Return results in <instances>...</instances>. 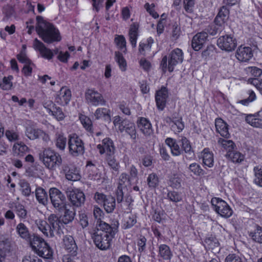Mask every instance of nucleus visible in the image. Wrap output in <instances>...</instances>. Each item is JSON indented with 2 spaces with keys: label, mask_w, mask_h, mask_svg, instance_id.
Returning <instances> with one entry per match:
<instances>
[{
  "label": "nucleus",
  "mask_w": 262,
  "mask_h": 262,
  "mask_svg": "<svg viewBox=\"0 0 262 262\" xmlns=\"http://www.w3.org/2000/svg\"><path fill=\"white\" fill-rule=\"evenodd\" d=\"M81 122L84 127L87 130H91L92 126V122L91 120L89 118L85 116L82 117L80 118Z\"/></svg>",
  "instance_id": "69168bd1"
},
{
  "label": "nucleus",
  "mask_w": 262,
  "mask_h": 262,
  "mask_svg": "<svg viewBox=\"0 0 262 262\" xmlns=\"http://www.w3.org/2000/svg\"><path fill=\"white\" fill-rule=\"evenodd\" d=\"M68 146L69 152L73 156L83 154L84 151L82 140L76 135H70L69 136Z\"/></svg>",
  "instance_id": "0eeeda50"
},
{
  "label": "nucleus",
  "mask_w": 262,
  "mask_h": 262,
  "mask_svg": "<svg viewBox=\"0 0 262 262\" xmlns=\"http://www.w3.org/2000/svg\"><path fill=\"white\" fill-rule=\"evenodd\" d=\"M67 196L72 205L76 207H80L85 201L83 192L78 189H68L67 191Z\"/></svg>",
  "instance_id": "1a4fd4ad"
},
{
  "label": "nucleus",
  "mask_w": 262,
  "mask_h": 262,
  "mask_svg": "<svg viewBox=\"0 0 262 262\" xmlns=\"http://www.w3.org/2000/svg\"><path fill=\"white\" fill-rule=\"evenodd\" d=\"M85 96L86 101L94 105H104L105 103L102 95L93 89L87 90Z\"/></svg>",
  "instance_id": "9b49d317"
},
{
  "label": "nucleus",
  "mask_w": 262,
  "mask_h": 262,
  "mask_svg": "<svg viewBox=\"0 0 262 262\" xmlns=\"http://www.w3.org/2000/svg\"><path fill=\"white\" fill-rule=\"evenodd\" d=\"M255 172L254 182L255 184L262 187V166H257L254 167Z\"/></svg>",
  "instance_id": "49530a36"
},
{
  "label": "nucleus",
  "mask_w": 262,
  "mask_h": 262,
  "mask_svg": "<svg viewBox=\"0 0 262 262\" xmlns=\"http://www.w3.org/2000/svg\"><path fill=\"white\" fill-rule=\"evenodd\" d=\"M33 47L35 50H38L40 52L43 57L48 59L52 58L53 53L52 51L47 48L42 42L37 38H35L34 40Z\"/></svg>",
  "instance_id": "dca6fc26"
},
{
  "label": "nucleus",
  "mask_w": 262,
  "mask_h": 262,
  "mask_svg": "<svg viewBox=\"0 0 262 262\" xmlns=\"http://www.w3.org/2000/svg\"><path fill=\"white\" fill-rule=\"evenodd\" d=\"M38 228L47 236L53 237L54 236V233L51 230L52 228L46 221H41L38 225Z\"/></svg>",
  "instance_id": "72a5a7b5"
},
{
  "label": "nucleus",
  "mask_w": 262,
  "mask_h": 262,
  "mask_svg": "<svg viewBox=\"0 0 262 262\" xmlns=\"http://www.w3.org/2000/svg\"><path fill=\"white\" fill-rule=\"evenodd\" d=\"M207 39V33L206 31H202L195 34L191 42L192 48L195 51L200 50L206 42Z\"/></svg>",
  "instance_id": "4468645a"
},
{
  "label": "nucleus",
  "mask_w": 262,
  "mask_h": 262,
  "mask_svg": "<svg viewBox=\"0 0 262 262\" xmlns=\"http://www.w3.org/2000/svg\"><path fill=\"white\" fill-rule=\"evenodd\" d=\"M167 198L170 201L174 203L181 201L182 199L181 194L176 191H169L167 194Z\"/></svg>",
  "instance_id": "8fccbe9b"
},
{
  "label": "nucleus",
  "mask_w": 262,
  "mask_h": 262,
  "mask_svg": "<svg viewBox=\"0 0 262 262\" xmlns=\"http://www.w3.org/2000/svg\"><path fill=\"white\" fill-rule=\"evenodd\" d=\"M167 60L168 58L167 56H165L162 58L161 66L162 67L163 70L168 68V70L169 72H172L174 66L179 63L182 62L183 60L182 51L179 48L174 49L169 55L168 65Z\"/></svg>",
  "instance_id": "39448f33"
},
{
  "label": "nucleus",
  "mask_w": 262,
  "mask_h": 262,
  "mask_svg": "<svg viewBox=\"0 0 262 262\" xmlns=\"http://www.w3.org/2000/svg\"><path fill=\"white\" fill-rule=\"evenodd\" d=\"M36 31L44 42L51 43L60 40L59 32L53 24L45 21L40 16L36 17Z\"/></svg>",
  "instance_id": "f257e3e1"
},
{
  "label": "nucleus",
  "mask_w": 262,
  "mask_h": 262,
  "mask_svg": "<svg viewBox=\"0 0 262 262\" xmlns=\"http://www.w3.org/2000/svg\"><path fill=\"white\" fill-rule=\"evenodd\" d=\"M139 28V25L138 24L134 23L130 26L129 31V41L133 46V47L135 48L136 46V41L138 37V30Z\"/></svg>",
  "instance_id": "cd10ccee"
},
{
  "label": "nucleus",
  "mask_w": 262,
  "mask_h": 262,
  "mask_svg": "<svg viewBox=\"0 0 262 262\" xmlns=\"http://www.w3.org/2000/svg\"><path fill=\"white\" fill-rule=\"evenodd\" d=\"M66 177L68 180L75 181L80 179V176L79 174L77 169L72 167L69 172H67Z\"/></svg>",
  "instance_id": "a18cd8bd"
},
{
  "label": "nucleus",
  "mask_w": 262,
  "mask_h": 262,
  "mask_svg": "<svg viewBox=\"0 0 262 262\" xmlns=\"http://www.w3.org/2000/svg\"><path fill=\"white\" fill-rule=\"evenodd\" d=\"M138 126L140 130L145 135L149 136L152 133L151 125L145 118L142 117L138 121Z\"/></svg>",
  "instance_id": "412c9836"
},
{
  "label": "nucleus",
  "mask_w": 262,
  "mask_h": 262,
  "mask_svg": "<svg viewBox=\"0 0 262 262\" xmlns=\"http://www.w3.org/2000/svg\"><path fill=\"white\" fill-rule=\"evenodd\" d=\"M217 45L222 50L231 52L235 49L237 42L236 39L230 35H226L218 38Z\"/></svg>",
  "instance_id": "9d476101"
},
{
  "label": "nucleus",
  "mask_w": 262,
  "mask_h": 262,
  "mask_svg": "<svg viewBox=\"0 0 262 262\" xmlns=\"http://www.w3.org/2000/svg\"><path fill=\"white\" fill-rule=\"evenodd\" d=\"M48 225L51 229V230L53 231H56L57 233L59 235L60 234V221L59 220L58 216L54 214H51L48 219Z\"/></svg>",
  "instance_id": "b1692460"
},
{
  "label": "nucleus",
  "mask_w": 262,
  "mask_h": 262,
  "mask_svg": "<svg viewBox=\"0 0 262 262\" xmlns=\"http://www.w3.org/2000/svg\"><path fill=\"white\" fill-rule=\"evenodd\" d=\"M168 97V90L165 86H162L160 90L156 92L155 99L156 104L159 110L161 111L164 110Z\"/></svg>",
  "instance_id": "f8f14e48"
},
{
  "label": "nucleus",
  "mask_w": 262,
  "mask_h": 262,
  "mask_svg": "<svg viewBox=\"0 0 262 262\" xmlns=\"http://www.w3.org/2000/svg\"><path fill=\"white\" fill-rule=\"evenodd\" d=\"M92 238L96 246L103 250L110 248L111 242L114 237L111 236L105 230H102L98 226L93 234Z\"/></svg>",
  "instance_id": "20e7f679"
},
{
  "label": "nucleus",
  "mask_w": 262,
  "mask_h": 262,
  "mask_svg": "<svg viewBox=\"0 0 262 262\" xmlns=\"http://www.w3.org/2000/svg\"><path fill=\"white\" fill-rule=\"evenodd\" d=\"M216 131L223 137L228 138L230 137V134L228 132V125L221 118L215 120V122Z\"/></svg>",
  "instance_id": "aec40b11"
},
{
  "label": "nucleus",
  "mask_w": 262,
  "mask_h": 262,
  "mask_svg": "<svg viewBox=\"0 0 262 262\" xmlns=\"http://www.w3.org/2000/svg\"><path fill=\"white\" fill-rule=\"evenodd\" d=\"M253 56V51L250 47L242 46L238 48L235 54L237 59L241 62H247Z\"/></svg>",
  "instance_id": "ddd939ff"
},
{
  "label": "nucleus",
  "mask_w": 262,
  "mask_h": 262,
  "mask_svg": "<svg viewBox=\"0 0 262 262\" xmlns=\"http://www.w3.org/2000/svg\"><path fill=\"white\" fill-rule=\"evenodd\" d=\"M32 250L39 256L50 259L52 257L53 251L48 244L37 235H34L31 242Z\"/></svg>",
  "instance_id": "7ed1b4c3"
},
{
  "label": "nucleus",
  "mask_w": 262,
  "mask_h": 262,
  "mask_svg": "<svg viewBox=\"0 0 262 262\" xmlns=\"http://www.w3.org/2000/svg\"><path fill=\"white\" fill-rule=\"evenodd\" d=\"M94 199L98 204H103L105 210L107 213L112 212L116 207L115 198L110 195H106L102 193L96 192L94 195Z\"/></svg>",
  "instance_id": "6e6552de"
},
{
  "label": "nucleus",
  "mask_w": 262,
  "mask_h": 262,
  "mask_svg": "<svg viewBox=\"0 0 262 262\" xmlns=\"http://www.w3.org/2000/svg\"><path fill=\"white\" fill-rule=\"evenodd\" d=\"M10 242L8 239L0 240V262L5 260L6 252L9 250Z\"/></svg>",
  "instance_id": "2f4dec72"
},
{
  "label": "nucleus",
  "mask_w": 262,
  "mask_h": 262,
  "mask_svg": "<svg viewBox=\"0 0 262 262\" xmlns=\"http://www.w3.org/2000/svg\"><path fill=\"white\" fill-rule=\"evenodd\" d=\"M71 98V91L68 89L62 87L60 90L59 95L56 98V100L60 104L64 105L68 104Z\"/></svg>",
  "instance_id": "a211bd4d"
},
{
  "label": "nucleus",
  "mask_w": 262,
  "mask_h": 262,
  "mask_svg": "<svg viewBox=\"0 0 262 262\" xmlns=\"http://www.w3.org/2000/svg\"><path fill=\"white\" fill-rule=\"evenodd\" d=\"M216 212L221 216L228 218L232 214V210L226 202H221L220 206H217Z\"/></svg>",
  "instance_id": "a878e982"
},
{
  "label": "nucleus",
  "mask_w": 262,
  "mask_h": 262,
  "mask_svg": "<svg viewBox=\"0 0 262 262\" xmlns=\"http://www.w3.org/2000/svg\"><path fill=\"white\" fill-rule=\"evenodd\" d=\"M17 58L18 61L21 63H24L25 64H31V61L27 57L26 52L24 51H21L19 54L17 55Z\"/></svg>",
  "instance_id": "5fc2aeb1"
},
{
  "label": "nucleus",
  "mask_w": 262,
  "mask_h": 262,
  "mask_svg": "<svg viewBox=\"0 0 262 262\" xmlns=\"http://www.w3.org/2000/svg\"><path fill=\"white\" fill-rule=\"evenodd\" d=\"M115 58L122 71L126 70V62L121 53L116 51L115 52Z\"/></svg>",
  "instance_id": "a19ab883"
},
{
  "label": "nucleus",
  "mask_w": 262,
  "mask_h": 262,
  "mask_svg": "<svg viewBox=\"0 0 262 262\" xmlns=\"http://www.w3.org/2000/svg\"><path fill=\"white\" fill-rule=\"evenodd\" d=\"M203 161L204 164L209 167H211L213 165V154L210 153L207 149L204 150Z\"/></svg>",
  "instance_id": "e433bc0d"
},
{
  "label": "nucleus",
  "mask_w": 262,
  "mask_h": 262,
  "mask_svg": "<svg viewBox=\"0 0 262 262\" xmlns=\"http://www.w3.org/2000/svg\"><path fill=\"white\" fill-rule=\"evenodd\" d=\"M53 116H55L58 120H62L64 118V114L60 107H57L51 112Z\"/></svg>",
  "instance_id": "680f3d73"
},
{
  "label": "nucleus",
  "mask_w": 262,
  "mask_h": 262,
  "mask_svg": "<svg viewBox=\"0 0 262 262\" xmlns=\"http://www.w3.org/2000/svg\"><path fill=\"white\" fill-rule=\"evenodd\" d=\"M227 10L224 7H223L214 19V23L215 24L221 26L225 22L226 20L227 19Z\"/></svg>",
  "instance_id": "c756f323"
},
{
  "label": "nucleus",
  "mask_w": 262,
  "mask_h": 262,
  "mask_svg": "<svg viewBox=\"0 0 262 262\" xmlns=\"http://www.w3.org/2000/svg\"><path fill=\"white\" fill-rule=\"evenodd\" d=\"M252 239L258 243H262V228L260 226H257L256 229L250 234Z\"/></svg>",
  "instance_id": "37998d69"
},
{
  "label": "nucleus",
  "mask_w": 262,
  "mask_h": 262,
  "mask_svg": "<svg viewBox=\"0 0 262 262\" xmlns=\"http://www.w3.org/2000/svg\"><path fill=\"white\" fill-rule=\"evenodd\" d=\"M41 129L35 128L31 126L26 127L25 134L30 140H35L39 138V135Z\"/></svg>",
  "instance_id": "f704fd0d"
},
{
  "label": "nucleus",
  "mask_w": 262,
  "mask_h": 262,
  "mask_svg": "<svg viewBox=\"0 0 262 262\" xmlns=\"http://www.w3.org/2000/svg\"><path fill=\"white\" fill-rule=\"evenodd\" d=\"M115 41L116 45L119 47L120 49L126 47V40L123 35H118L115 38Z\"/></svg>",
  "instance_id": "4d7b16f0"
},
{
  "label": "nucleus",
  "mask_w": 262,
  "mask_h": 262,
  "mask_svg": "<svg viewBox=\"0 0 262 262\" xmlns=\"http://www.w3.org/2000/svg\"><path fill=\"white\" fill-rule=\"evenodd\" d=\"M120 131L122 133L125 132L130 136L133 139L136 138V131L135 126L133 123L127 120H123L122 124L120 126Z\"/></svg>",
  "instance_id": "f3484780"
},
{
  "label": "nucleus",
  "mask_w": 262,
  "mask_h": 262,
  "mask_svg": "<svg viewBox=\"0 0 262 262\" xmlns=\"http://www.w3.org/2000/svg\"><path fill=\"white\" fill-rule=\"evenodd\" d=\"M12 79V76H9L7 77H5L3 78V83L0 84L3 89L7 90L11 89L12 86V83L11 81Z\"/></svg>",
  "instance_id": "603ef678"
},
{
  "label": "nucleus",
  "mask_w": 262,
  "mask_h": 262,
  "mask_svg": "<svg viewBox=\"0 0 262 262\" xmlns=\"http://www.w3.org/2000/svg\"><path fill=\"white\" fill-rule=\"evenodd\" d=\"M147 183L150 187H156L158 184L157 176L154 173L150 174L147 179Z\"/></svg>",
  "instance_id": "3c124183"
},
{
  "label": "nucleus",
  "mask_w": 262,
  "mask_h": 262,
  "mask_svg": "<svg viewBox=\"0 0 262 262\" xmlns=\"http://www.w3.org/2000/svg\"><path fill=\"white\" fill-rule=\"evenodd\" d=\"M256 98L255 94L253 91H250L249 93V96L248 98L239 101V103L243 105H246L249 102L253 101Z\"/></svg>",
  "instance_id": "338daca9"
},
{
  "label": "nucleus",
  "mask_w": 262,
  "mask_h": 262,
  "mask_svg": "<svg viewBox=\"0 0 262 262\" xmlns=\"http://www.w3.org/2000/svg\"><path fill=\"white\" fill-rule=\"evenodd\" d=\"M98 149H99L100 154L106 153V156L111 155H114L115 153V147L113 142L110 138H105L102 140V145H97Z\"/></svg>",
  "instance_id": "2eb2a0df"
},
{
  "label": "nucleus",
  "mask_w": 262,
  "mask_h": 262,
  "mask_svg": "<svg viewBox=\"0 0 262 262\" xmlns=\"http://www.w3.org/2000/svg\"><path fill=\"white\" fill-rule=\"evenodd\" d=\"M16 230L19 235L23 239L29 242L31 245V242L32 241L34 235H36L33 234L31 235L28 228L26 226L22 223H19L16 228Z\"/></svg>",
  "instance_id": "6ab92c4d"
},
{
  "label": "nucleus",
  "mask_w": 262,
  "mask_h": 262,
  "mask_svg": "<svg viewBox=\"0 0 262 262\" xmlns=\"http://www.w3.org/2000/svg\"><path fill=\"white\" fill-rule=\"evenodd\" d=\"M218 143L221 144L228 152H231L234 148V143L232 140H226L220 138L218 141Z\"/></svg>",
  "instance_id": "de8ad7c7"
},
{
  "label": "nucleus",
  "mask_w": 262,
  "mask_h": 262,
  "mask_svg": "<svg viewBox=\"0 0 262 262\" xmlns=\"http://www.w3.org/2000/svg\"><path fill=\"white\" fill-rule=\"evenodd\" d=\"M246 122L251 126L255 127H261L262 126L261 120L255 118L253 115H249L246 118Z\"/></svg>",
  "instance_id": "ea45409f"
},
{
  "label": "nucleus",
  "mask_w": 262,
  "mask_h": 262,
  "mask_svg": "<svg viewBox=\"0 0 262 262\" xmlns=\"http://www.w3.org/2000/svg\"><path fill=\"white\" fill-rule=\"evenodd\" d=\"M181 142L183 150L188 155L189 158H192L194 156V153L189 141L185 137H183L181 139Z\"/></svg>",
  "instance_id": "c9c22d12"
},
{
  "label": "nucleus",
  "mask_w": 262,
  "mask_h": 262,
  "mask_svg": "<svg viewBox=\"0 0 262 262\" xmlns=\"http://www.w3.org/2000/svg\"><path fill=\"white\" fill-rule=\"evenodd\" d=\"M184 8L187 12H192L194 0H184Z\"/></svg>",
  "instance_id": "e2e57ef3"
},
{
  "label": "nucleus",
  "mask_w": 262,
  "mask_h": 262,
  "mask_svg": "<svg viewBox=\"0 0 262 262\" xmlns=\"http://www.w3.org/2000/svg\"><path fill=\"white\" fill-rule=\"evenodd\" d=\"M189 170L195 176H199L204 174V171L196 163H192L189 165Z\"/></svg>",
  "instance_id": "09e8293b"
},
{
  "label": "nucleus",
  "mask_w": 262,
  "mask_h": 262,
  "mask_svg": "<svg viewBox=\"0 0 262 262\" xmlns=\"http://www.w3.org/2000/svg\"><path fill=\"white\" fill-rule=\"evenodd\" d=\"M79 223L83 228H86L88 226V217L84 213L79 214Z\"/></svg>",
  "instance_id": "052dcab7"
},
{
  "label": "nucleus",
  "mask_w": 262,
  "mask_h": 262,
  "mask_svg": "<svg viewBox=\"0 0 262 262\" xmlns=\"http://www.w3.org/2000/svg\"><path fill=\"white\" fill-rule=\"evenodd\" d=\"M106 160L109 166L115 171H118L119 170V163L116 161L114 158V155L107 156Z\"/></svg>",
  "instance_id": "c03bdc74"
},
{
  "label": "nucleus",
  "mask_w": 262,
  "mask_h": 262,
  "mask_svg": "<svg viewBox=\"0 0 262 262\" xmlns=\"http://www.w3.org/2000/svg\"><path fill=\"white\" fill-rule=\"evenodd\" d=\"M20 190L22 194L25 196H29L31 193V189L29 183L22 180L19 183Z\"/></svg>",
  "instance_id": "79ce46f5"
},
{
  "label": "nucleus",
  "mask_w": 262,
  "mask_h": 262,
  "mask_svg": "<svg viewBox=\"0 0 262 262\" xmlns=\"http://www.w3.org/2000/svg\"><path fill=\"white\" fill-rule=\"evenodd\" d=\"M12 208H14L17 216L23 219H25L27 216V211L24 206L19 203H13Z\"/></svg>",
  "instance_id": "c85d7f7f"
},
{
  "label": "nucleus",
  "mask_w": 262,
  "mask_h": 262,
  "mask_svg": "<svg viewBox=\"0 0 262 262\" xmlns=\"http://www.w3.org/2000/svg\"><path fill=\"white\" fill-rule=\"evenodd\" d=\"M64 248L68 252L75 254L77 249L74 238L71 235H66L63 238Z\"/></svg>",
  "instance_id": "4be33fe9"
},
{
  "label": "nucleus",
  "mask_w": 262,
  "mask_h": 262,
  "mask_svg": "<svg viewBox=\"0 0 262 262\" xmlns=\"http://www.w3.org/2000/svg\"><path fill=\"white\" fill-rule=\"evenodd\" d=\"M126 186H118L116 192L117 201L120 203L123 201L124 192L123 190L125 188Z\"/></svg>",
  "instance_id": "13d9d810"
},
{
  "label": "nucleus",
  "mask_w": 262,
  "mask_h": 262,
  "mask_svg": "<svg viewBox=\"0 0 262 262\" xmlns=\"http://www.w3.org/2000/svg\"><path fill=\"white\" fill-rule=\"evenodd\" d=\"M137 222L136 219L133 216H129L124 220L123 227L124 229H128L133 227Z\"/></svg>",
  "instance_id": "bf43d9fd"
},
{
  "label": "nucleus",
  "mask_w": 262,
  "mask_h": 262,
  "mask_svg": "<svg viewBox=\"0 0 262 262\" xmlns=\"http://www.w3.org/2000/svg\"><path fill=\"white\" fill-rule=\"evenodd\" d=\"M173 124L171 125V128L174 130L178 132L182 131L184 127V123L180 120H178L176 121H172Z\"/></svg>",
  "instance_id": "6e6d98bb"
},
{
  "label": "nucleus",
  "mask_w": 262,
  "mask_h": 262,
  "mask_svg": "<svg viewBox=\"0 0 262 262\" xmlns=\"http://www.w3.org/2000/svg\"><path fill=\"white\" fill-rule=\"evenodd\" d=\"M225 262H243L239 256L235 254H229L225 258Z\"/></svg>",
  "instance_id": "0e129e2a"
},
{
  "label": "nucleus",
  "mask_w": 262,
  "mask_h": 262,
  "mask_svg": "<svg viewBox=\"0 0 262 262\" xmlns=\"http://www.w3.org/2000/svg\"><path fill=\"white\" fill-rule=\"evenodd\" d=\"M35 196L39 204L44 206L47 205L48 203V195L43 188L40 187L36 188L35 190Z\"/></svg>",
  "instance_id": "393cba45"
},
{
  "label": "nucleus",
  "mask_w": 262,
  "mask_h": 262,
  "mask_svg": "<svg viewBox=\"0 0 262 262\" xmlns=\"http://www.w3.org/2000/svg\"><path fill=\"white\" fill-rule=\"evenodd\" d=\"M96 119H99L102 118L106 121H111L110 110L106 108H99L97 109L95 113Z\"/></svg>",
  "instance_id": "7c9ffc66"
},
{
  "label": "nucleus",
  "mask_w": 262,
  "mask_h": 262,
  "mask_svg": "<svg viewBox=\"0 0 262 262\" xmlns=\"http://www.w3.org/2000/svg\"><path fill=\"white\" fill-rule=\"evenodd\" d=\"M49 193L53 207L59 212L63 211L66 207V198L64 195L55 187L51 188Z\"/></svg>",
  "instance_id": "423d86ee"
},
{
  "label": "nucleus",
  "mask_w": 262,
  "mask_h": 262,
  "mask_svg": "<svg viewBox=\"0 0 262 262\" xmlns=\"http://www.w3.org/2000/svg\"><path fill=\"white\" fill-rule=\"evenodd\" d=\"M226 156L230 158L233 162L239 163L243 161L244 159L243 155L239 152L233 150L231 152H228Z\"/></svg>",
  "instance_id": "58836bf2"
},
{
  "label": "nucleus",
  "mask_w": 262,
  "mask_h": 262,
  "mask_svg": "<svg viewBox=\"0 0 262 262\" xmlns=\"http://www.w3.org/2000/svg\"><path fill=\"white\" fill-rule=\"evenodd\" d=\"M159 256L164 260H170L172 254L169 246L165 244L160 245L159 247Z\"/></svg>",
  "instance_id": "bb28decb"
},
{
  "label": "nucleus",
  "mask_w": 262,
  "mask_h": 262,
  "mask_svg": "<svg viewBox=\"0 0 262 262\" xmlns=\"http://www.w3.org/2000/svg\"><path fill=\"white\" fill-rule=\"evenodd\" d=\"M67 139L62 135H59L56 139V145L60 150H63L66 147Z\"/></svg>",
  "instance_id": "864d4df0"
},
{
  "label": "nucleus",
  "mask_w": 262,
  "mask_h": 262,
  "mask_svg": "<svg viewBox=\"0 0 262 262\" xmlns=\"http://www.w3.org/2000/svg\"><path fill=\"white\" fill-rule=\"evenodd\" d=\"M39 157L45 166L52 170H56L62 164V160L59 154L50 148L45 149Z\"/></svg>",
  "instance_id": "f03ea898"
},
{
  "label": "nucleus",
  "mask_w": 262,
  "mask_h": 262,
  "mask_svg": "<svg viewBox=\"0 0 262 262\" xmlns=\"http://www.w3.org/2000/svg\"><path fill=\"white\" fill-rule=\"evenodd\" d=\"M41 260L35 255L26 256L22 262H41Z\"/></svg>",
  "instance_id": "774afa93"
},
{
  "label": "nucleus",
  "mask_w": 262,
  "mask_h": 262,
  "mask_svg": "<svg viewBox=\"0 0 262 262\" xmlns=\"http://www.w3.org/2000/svg\"><path fill=\"white\" fill-rule=\"evenodd\" d=\"M13 150L15 154L18 156H23L24 154L27 152L29 148L23 142H17L14 144Z\"/></svg>",
  "instance_id": "473e14b6"
},
{
  "label": "nucleus",
  "mask_w": 262,
  "mask_h": 262,
  "mask_svg": "<svg viewBox=\"0 0 262 262\" xmlns=\"http://www.w3.org/2000/svg\"><path fill=\"white\" fill-rule=\"evenodd\" d=\"M119 222L115 221L111 225L106 223L105 222L100 221L98 227H100L102 230H105L108 233L114 237L115 234L118 232V228Z\"/></svg>",
  "instance_id": "5701e85b"
},
{
  "label": "nucleus",
  "mask_w": 262,
  "mask_h": 262,
  "mask_svg": "<svg viewBox=\"0 0 262 262\" xmlns=\"http://www.w3.org/2000/svg\"><path fill=\"white\" fill-rule=\"evenodd\" d=\"M63 210H64V214L62 221L64 224H67L71 222L74 220L75 212L74 208H73V210H71L67 208V206Z\"/></svg>",
  "instance_id": "4c0bfd02"
}]
</instances>
